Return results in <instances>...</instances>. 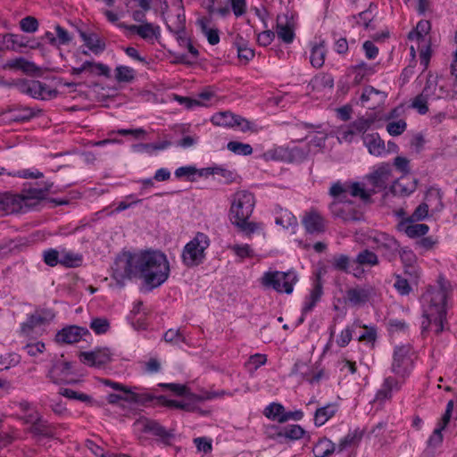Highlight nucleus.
<instances>
[{
    "label": "nucleus",
    "mask_w": 457,
    "mask_h": 457,
    "mask_svg": "<svg viewBox=\"0 0 457 457\" xmlns=\"http://www.w3.org/2000/svg\"><path fill=\"white\" fill-rule=\"evenodd\" d=\"M170 264L166 255L160 251L120 253L112 266V278L119 287L127 281L138 278L152 290L162 285L169 278Z\"/></svg>",
    "instance_id": "f257e3e1"
},
{
    "label": "nucleus",
    "mask_w": 457,
    "mask_h": 457,
    "mask_svg": "<svg viewBox=\"0 0 457 457\" xmlns=\"http://www.w3.org/2000/svg\"><path fill=\"white\" fill-rule=\"evenodd\" d=\"M445 298V293L442 289H429L422 295L423 317L425 318V320L422 321L423 330L432 326L436 334L443 331L446 317Z\"/></svg>",
    "instance_id": "f03ea898"
},
{
    "label": "nucleus",
    "mask_w": 457,
    "mask_h": 457,
    "mask_svg": "<svg viewBox=\"0 0 457 457\" xmlns=\"http://www.w3.org/2000/svg\"><path fill=\"white\" fill-rule=\"evenodd\" d=\"M439 82L440 80L436 76L429 75L428 77L422 93L417 96L411 103V107L416 109L419 113L425 114L428 112V108L427 103L428 99H445L453 97V95L445 89L444 83H440L439 92H436V87Z\"/></svg>",
    "instance_id": "7ed1b4c3"
},
{
    "label": "nucleus",
    "mask_w": 457,
    "mask_h": 457,
    "mask_svg": "<svg viewBox=\"0 0 457 457\" xmlns=\"http://www.w3.org/2000/svg\"><path fill=\"white\" fill-rule=\"evenodd\" d=\"M210 245L209 237L202 232L195 236L184 246L182 262L187 267H195L201 264L205 259V250Z\"/></svg>",
    "instance_id": "20e7f679"
},
{
    "label": "nucleus",
    "mask_w": 457,
    "mask_h": 457,
    "mask_svg": "<svg viewBox=\"0 0 457 457\" xmlns=\"http://www.w3.org/2000/svg\"><path fill=\"white\" fill-rule=\"evenodd\" d=\"M255 204L254 196L252 193L241 190L236 192L232 196L229 210V220L232 222L249 219L253 213Z\"/></svg>",
    "instance_id": "39448f33"
},
{
    "label": "nucleus",
    "mask_w": 457,
    "mask_h": 457,
    "mask_svg": "<svg viewBox=\"0 0 457 457\" xmlns=\"http://www.w3.org/2000/svg\"><path fill=\"white\" fill-rule=\"evenodd\" d=\"M297 281V276L293 271H268L262 278V284L266 287H271L278 293L291 294L294 285Z\"/></svg>",
    "instance_id": "423d86ee"
},
{
    "label": "nucleus",
    "mask_w": 457,
    "mask_h": 457,
    "mask_svg": "<svg viewBox=\"0 0 457 457\" xmlns=\"http://www.w3.org/2000/svg\"><path fill=\"white\" fill-rule=\"evenodd\" d=\"M12 87H15L21 93L37 99H52L58 95L56 89H51L38 80L13 79L12 80Z\"/></svg>",
    "instance_id": "0eeeda50"
},
{
    "label": "nucleus",
    "mask_w": 457,
    "mask_h": 457,
    "mask_svg": "<svg viewBox=\"0 0 457 457\" xmlns=\"http://www.w3.org/2000/svg\"><path fill=\"white\" fill-rule=\"evenodd\" d=\"M439 212L443 208L442 196L438 189H429L425 196V202L420 204L408 218V221L415 222L424 220L428 214V209Z\"/></svg>",
    "instance_id": "6e6552de"
},
{
    "label": "nucleus",
    "mask_w": 457,
    "mask_h": 457,
    "mask_svg": "<svg viewBox=\"0 0 457 457\" xmlns=\"http://www.w3.org/2000/svg\"><path fill=\"white\" fill-rule=\"evenodd\" d=\"M374 120L371 118L361 117L348 125L341 126L337 129V137L340 143L353 142L358 134L366 135V131L371 127Z\"/></svg>",
    "instance_id": "1a4fd4ad"
},
{
    "label": "nucleus",
    "mask_w": 457,
    "mask_h": 457,
    "mask_svg": "<svg viewBox=\"0 0 457 457\" xmlns=\"http://www.w3.org/2000/svg\"><path fill=\"white\" fill-rule=\"evenodd\" d=\"M412 364L411 348L409 345L395 347L391 370L397 376L404 378L410 372Z\"/></svg>",
    "instance_id": "9d476101"
},
{
    "label": "nucleus",
    "mask_w": 457,
    "mask_h": 457,
    "mask_svg": "<svg viewBox=\"0 0 457 457\" xmlns=\"http://www.w3.org/2000/svg\"><path fill=\"white\" fill-rule=\"evenodd\" d=\"M376 295L374 287L370 285H356L345 291V302L352 307H362Z\"/></svg>",
    "instance_id": "9b49d317"
},
{
    "label": "nucleus",
    "mask_w": 457,
    "mask_h": 457,
    "mask_svg": "<svg viewBox=\"0 0 457 457\" xmlns=\"http://www.w3.org/2000/svg\"><path fill=\"white\" fill-rule=\"evenodd\" d=\"M371 242L375 245L377 251L380 252L382 256L388 262L395 260L400 245L397 240L386 233H376L370 237Z\"/></svg>",
    "instance_id": "f8f14e48"
},
{
    "label": "nucleus",
    "mask_w": 457,
    "mask_h": 457,
    "mask_svg": "<svg viewBox=\"0 0 457 457\" xmlns=\"http://www.w3.org/2000/svg\"><path fill=\"white\" fill-rule=\"evenodd\" d=\"M392 169L389 163L383 162L379 164L366 178L370 184L373 187L372 193L385 189L391 178Z\"/></svg>",
    "instance_id": "ddd939ff"
},
{
    "label": "nucleus",
    "mask_w": 457,
    "mask_h": 457,
    "mask_svg": "<svg viewBox=\"0 0 457 457\" xmlns=\"http://www.w3.org/2000/svg\"><path fill=\"white\" fill-rule=\"evenodd\" d=\"M26 422L31 424L29 431L36 436L52 437L54 435V428L37 412L27 416Z\"/></svg>",
    "instance_id": "4468645a"
},
{
    "label": "nucleus",
    "mask_w": 457,
    "mask_h": 457,
    "mask_svg": "<svg viewBox=\"0 0 457 457\" xmlns=\"http://www.w3.org/2000/svg\"><path fill=\"white\" fill-rule=\"evenodd\" d=\"M362 141L370 154L380 157L389 153L384 140L378 133H370L362 136Z\"/></svg>",
    "instance_id": "2eb2a0df"
},
{
    "label": "nucleus",
    "mask_w": 457,
    "mask_h": 457,
    "mask_svg": "<svg viewBox=\"0 0 457 457\" xmlns=\"http://www.w3.org/2000/svg\"><path fill=\"white\" fill-rule=\"evenodd\" d=\"M386 95L373 87H366L361 96V101L368 109L375 110L380 106L386 100Z\"/></svg>",
    "instance_id": "dca6fc26"
},
{
    "label": "nucleus",
    "mask_w": 457,
    "mask_h": 457,
    "mask_svg": "<svg viewBox=\"0 0 457 457\" xmlns=\"http://www.w3.org/2000/svg\"><path fill=\"white\" fill-rule=\"evenodd\" d=\"M87 333H88V331L81 327L69 326L56 334L55 340L62 344H74L79 342L83 335Z\"/></svg>",
    "instance_id": "f3484780"
},
{
    "label": "nucleus",
    "mask_w": 457,
    "mask_h": 457,
    "mask_svg": "<svg viewBox=\"0 0 457 457\" xmlns=\"http://www.w3.org/2000/svg\"><path fill=\"white\" fill-rule=\"evenodd\" d=\"M162 387L168 388L177 395H185L189 396L190 399L195 401H205L211 400L216 396L214 393L209 392H202L200 394H193L189 392V389L186 385L176 384V383H168V384H161Z\"/></svg>",
    "instance_id": "a211bd4d"
},
{
    "label": "nucleus",
    "mask_w": 457,
    "mask_h": 457,
    "mask_svg": "<svg viewBox=\"0 0 457 457\" xmlns=\"http://www.w3.org/2000/svg\"><path fill=\"white\" fill-rule=\"evenodd\" d=\"M330 210L335 217L340 218L345 222L361 220V213L349 204H341L339 202H333L330 204Z\"/></svg>",
    "instance_id": "6ab92c4d"
},
{
    "label": "nucleus",
    "mask_w": 457,
    "mask_h": 457,
    "mask_svg": "<svg viewBox=\"0 0 457 457\" xmlns=\"http://www.w3.org/2000/svg\"><path fill=\"white\" fill-rule=\"evenodd\" d=\"M127 29L129 32L138 35L148 42H153L160 35L159 26H154L150 22H144L141 25H129Z\"/></svg>",
    "instance_id": "aec40b11"
},
{
    "label": "nucleus",
    "mask_w": 457,
    "mask_h": 457,
    "mask_svg": "<svg viewBox=\"0 0 457 457\" xmlns=\"http://www.w3.org/2000/svg\"><path fill=\"white\" fill-rule=\"evenodd\" d=\"M303 224L310 234L321 233L325 230L324 219L314 210L310 211L304 215Z\"/></svg>",
    "instance_id": "412c9836"
},
{
    "label": "nucleus",
    "mask_w": 457,
    "mask_h": 457,
    "mask_svg": "<svg viewBox=\"0 0 457 457\" xmlns=\"http://www.w3.org/2000/svg\"><path fill=\"white\" fill-rule=\"evenodd\" d=\"M71 364L69 361H56L49 370L48 377L55 384L69 383Z\"/></svg>",
    "instance_id": "4be33fe9"
},
{
    "label": "nucleus",
    "mask_w": 457,
    "mask_h": 457,
    "mask_svg": "<svg viewBox=\"0 0 457 457\" xmlns=\"http://www.w3.org/2000/svg\"><path fill=\"white\" fill-rule=\"evenodd\" d=\"M144 431L149 432L155 436H158L160 440L164 444H170L174 438V433L172 430H167L164 427L161 426L154 420H145L143 422Z\"/></svg>",
    "instance_id": "5701e85b"
},
{
    "label": "nucleus",
    "mask_w": 457,
    "mask_h": 457,
    "mask_svg": "<svg viewBox=\"0 0 457 457\" xmlns=\"http://www.w3.org/2000/svg\"><path fill=\"white\" fill-rule=\"evenodd\" d=\"M79 356L82 362L91 366L99 367L110 361V352L108 349L80 353Z\"/></svg>",
    "instance_id": "b1692460"
},
{
    "label": "nucleus",
    "mask_w": 457,
    "mask_h": 457,
    "mask_svg": "<svg viewBox=\"0 0 457 457\" xmlns=\"http://www.w3.org/2000/svg\"><path fill=\"white\" fill-rule=\"evenodd\" d=\"M53 183H46L43 187L30 188L21 196H19V204L21 208L28 207L30 205V200H40L44 199L48 192L51 191Z\"/></svg>",
    "instance_id": "393cba45"
},
{
    "label": "nucleus",
    "mask_w": 457,
    "mask_h": 457,
    "mask_svg": "<svg viewBox=\"0 0 457 457\" xmlns=\"http://www.w3.org/2000/svg\"><path fill=\"white\" fill-rule=\"evenodd\" d=\"M158 400L163 406H166V407L181 409V410H184L187 411H191V412L199 411L203 415L207 413V411H201L195 405V403L198 401L192 400V399H190L189 396H187L186 401L168 400L163 396H161Z\"/></svg>",
    "instance_id": "a878e982"
},
{
    "label": "nucleus",
    "mask_w": 457,
    "mask_h": 457,
    "mask_svg": "<svg viewBox=\"0 0 457 457\" xmlns=\"http://www.w3.org/2000/svg\"><path fill=\"white\" fill-rule=\"evenodd\" d=\"M400 388L401 383L398 379L393 377H388L385 378L381 388L377 392L376 400L379 402L389 400L392 397V392L398 391Z\"/></svg>",
    "instance_id": "bb28decb"
},
{
    "label": "nucleus",
    "mask_w": 457,
    "mask_h": 457,
    "mask_svg": "<svg viewBox=\"0 0 457 457\" xmlns=\"http://www.w3.org/2000/svg\"><path fill=\"white\" fill-rule=\"evenodd\" d=\"M2 68L4 70H21L24 73L32 74L38 71L34 62H29L22 57L8 60Z\"/></svg>",
    "instance_id": "cd10ccee"
},
{
    "label": "nucleus",
    "mask_w": 457,
    "mask_h": 457,
    "mask_svg": "<svg viewBox=\"0 0 457 457\" xmlns=\"http://www.w3.org/2000/svg\"><path fill=\"white\" fill-rule=\"evenodd\" d=\"M153 398L147 395H139L133 392L124 393L123 395L119 394H110L107 396V401L109 403L114 404L117 403L120 400H124L130 403H145L146 402L151 401Z\"/></svg>",
    "instance_id": "c85d7f7f"
},
{
    "label": "nucleus",
    "mask_w": 457,
    "mask_h": 457,
    "mask_svg": "<svg viewBox=\"0 0 457 457\" xmlns=\"http://www.w3.org/2000/svg\"><path fill=\"white\" fill-rule=\"evenodd\" d=\"M327 50L324 40L312 44L310 62L314 68H320L325 62Z\"/></svg>",
    "instance_id": "c756f323"
},
{
    "label": "nucleus",
    "mask_w": 457,
    "mask_h": 457,
    "mask_svg": "<svg viewBox=\"0 0 457 457\" xmlns=\"http://www.w3.org/2000/svg\"><path fill=\"white\" fill-rule=\"evenodd\" d=\"M275 222L284 228H295L297 226V220L295 215L287 210L278 206L275 209Z\"/></svg>",
    "instance_id": "7c9ffc66"
},
{
    "label": "nucleus",
    "mask_w": 457,
    "mask_h": 457,
    "mask_svg": "<svg viewBox=\"0 0 457 457\" xmlns=\"http://www.w3.org/2000/svg\"><path fill=\"white\" fill-rule=\"evenodd\" d=\"M400 228L409 237L411 238L425 236L429 229L428 225L422 223H413L408 221V219L405 221H402L400 223Z\"/></svg>",
    "instance_id": "2f4dec72"
},
{
    "label": "nucleus",
    "mask_w": 457,
    "mask_h": 457,
    "mask_svg": "<svg viewBox=\"0 0 457 457\" xmlns=\"http://www.w3.org/2000/svg\"><path fill=\"white\" fill-rule=\"evenodd\" d=\"M322 295V285L318 278L311 290L310 295L306 297L304 305L303 307V316L311 312L316 303L320 301Z\"/></svg>",
    "instance_id": "473e14b6"
},
{
    "label": "nucleus",
    "mask_w": 457,
    "mask_h": 457,
    "mask_svg": "<svg viewBox=\"0 0 457 457\" xmlns=\"http://www.w3.org/2000/svg\"><path fill=\"white\" fill-rule=\"evenodd\" d=\"M351 71L353 74V83L359 85L364 79L375 73V66L361 62L352 67Z\"/></svg>",
    "instance_id": "72a5a7b5"
},
{
    "label": "nucleus",
    "mask_w": 457,
    "mask_h": 457,
    "mask_svg": "<svg viewBox=\"0 0 457 457\" xmlns=\"http://www.w3.org/2000/svg\"><path fill=\"white\" fill-rule=\"evenodd\" d=\"M337 412V407L334 404H328L318 408L314 414V423L316 426H322Z\"/></svg>",
    "instance_id": "f704fd0d"
},
{
    "label": "nucleus",
    "mask_w": 457,
    "mask_h": 457,
    "mask_svg": "<svg viewBox=\"0 0 457 457\" xmlns=\"http://www.w3.org/2000/svg\"><path fill=\"white\" fill-rule=\"evenodd\" d=\"M82 255L78 253L62 249L61 251V265L67 268L79 267L82 263Z\"/></svg>",
    "instance_id": "c9c22d12"
},
{
    "label": "nucleus",
    "mask_w": 457,
    "mask_h": 457,
    "mask_svg": "<svg viewBox=\"0 0 457 457\" xmlns=\"http://www.w3.org/2000/svg\"><path fill=\"white\" fill-rule=\"evenodd\" d=\"M336 450L335 445L328 438L320 439L313 447L315 457H328Z\"/></svg>",
    "instance_id": "e433bc0d"
},
{
    "label": "nucleus",
    "mask_w": 457,
    "mask_h": 457,
    "mask_svg": "<svg viewBox=\"0 0 457 457\" xmlns=\"http://www.w3.org/2000/svg\"><path fill=\"white\" fill-rule=\"evenodd\" d=\"M80 37L85 45L94 53L97 54L104 50L105 45L96 34L80 32Z\"/></svg>",
    "instance_id": "4c0bfd02"
},
{
    "label": "nucleus",
    "mask_w": 457,
    "mask_h": 457,
    "mask_svg": "<svg viewBox=\"0 0 457 457\" xmlns=\"http://www.w3.org/2000/svg\"><path fill=\"white\" fill-rule=\"evenodd\" d=\"M354 262L361 266L370 267L376 266L379 263L378 255L368 249L361 251L357 254Z\"/></svg>",
    "instance_id": "58836bf2"
},
{
    "label": "nucleus",
    "mask_w": 457,
    "mask_h": 457,
    "mask_svg": "<svg viewBox=\"0 0 457 457\" xmlns=\"http://www.w3.org/2000/svg\"><path fill=\"white\" fill-rule=\"evenodd\" d=\"M442 428H436L428 442V448L423 453V457H433L434 449L439 446L443 442Z\"/></svg>",
    "instance_id": "ea45409f"
},
{
    "label": "nucleus",
    "mask_w": 457,
    "mask_h": 457,
    "mask_svg": "<svg viewBox=\"0 0 457 457\" xmlns=\"http://www.w3.org/2000/svg\"><path fill=\"white\" fill-rule=\"evenodd\" d=\"M304 430L299 425H290L277 433V437H285L290 440H297L303 437Z\"/></svg>",
    "instance_id": "a19ab883"
},
{
    "label": "nucleus",
    "mask_w": 457,
    "mask_h": 457,
    "mask_svg": "<svg viewBox=\"0 0 457 457\" xmlns=\"http://www.w3.org/2000/svg\"><path fill=\"white\" fill-rule=\"evenodd\" d=\"M277 35L287 44L291 43L295 37L293 29L288 22L285 21V23H283L280 21L279 18L277 22Z\"/></svg>",
    "instance_id": "79ce46f5"
},
{
    "label": "nucleus",
    "mask_w": 457,
    "mask_h": 457,
    "mask_svg": "<svg viewBox=\"0 0 457 457\" xmlns=\"http://www.w3.org/2000/svg\"><path fill=\"white\" fill-rule=\"evenodd\" d=\"M86 65L87 72H88L91 75L104 76L105 78L111 77L110 68L104 63L86 61Z\"/></svg>",
    "instance_id": "37998d69"
},
{
    "label": "nucleus",
    "mask_w": 457,
    "mask_h": 457,
    "mask_svg": "<svg viewBox=\"0 0 457 457\" xmlns=\"http://www.w3.org/2000/svg\"><path fill=\"white\" fill-rule=\"evenodd\" d=\"M286 411L282 404L272 403L269 404L264 410V415L270 420H277L280 423V419L285 416Z\"/></svg>",
    "instance_id": "c03bdc74"
},
{
    "label": "nucleus",
    "mask_w": 457,
    "mask_h": 457,
    "mask_svg": "<svg viewBox=\"0 0 457 457\" xmlns=\"http://www.w3.org/2000/svg\"><path fill=\"white\" fill-rule=\"evenodd\" d=\"M235 117L230 112H219L212 116V121L217 126L233 127L235 126Z\"/></svg>",
    "instance_id": "a18cd8bd"
},
{
    "label": "nucleus",
    "mask_w": 457,
    "mask_h": 457,
    "mask_svg": "<svg viewBox=\"0 0 457 457\" xmlns=\"http://www.w3.org/2000/svg\"><path fill=\"white\" fill-rule=\"evenodd\" d=\"M430 29V22L428 21L422 20L418 22L416 29L409 33V38L423 41L425 36L429 32Z\"/></svg>",
    "instance_id": "49530a36"
},
{
    "label": "nucleus",
    "mask_w": 457,
    "mask_h": 457,
    "mask_svg": "<svg viewBox=\"0 0 457 457\" xmlns=\"http://www.w3.org/2000/svg\"><path fill=\"white\" fill-rule=\"evenodd\" d=\"M135 78V71L128 66H118L115 69V79L118 82H131Z\"/></svg>",
    "instance_id": "de8ad7c7"
},
{
    "label": "nucleus",
    "mask_w": 457,
    "mask_h": 457,
    "mask_svg": "<svg viewBox=\"0 0 457 457\" xmlns=\"http://www.w3.org/2000/svg\"><path fill=\"white\" fill-rule=\"evenodd\" d=\"M348 192L351 195L354 197L359 196L363 201L369 200L371 194H373L372 190L370 192L367 191L359 182H354L351 185H348Z\"/></svg>",
    "instance_id": "09e8293b"
},
{
    "label": "nucleus",
    "mask_w": 457,
    "mask_h": 457,
    "mask_svg": "<svg viewBox=\"0 0 457 457\" xmlns=\"http://www.w3.org/2000/svg\"><path fill=\"white\" fill-rule=\"evenodd\" d=\"M362 436V433L355 430L347 434L338 445V450L343 451L345 448L356 445Z\"/></svg>",
    "instance_id": "8fccbe9b"
},
{
    "label": "nucleus",
    "mask_w": 457,
    "mask_h": 457,
    "mask_svg": "<svg viewBox=\"0 0 457 457\" xmlns=\"http://www.w3.org/2000/svg\"><path fill=\"white\" fill-rule=\"evenodd\" d=\"M228 149L237 154L250 155L253 153V148L249 144H244L237 141H230Z\"/></svg>",
    "instance_id": "3c124183"
},
{
    "label": "nucleus",
    "mask_w": 457,
    "mask_h": 457,
    "mask_svg": "<svg viewBox=\"0 0 457 457\" xmlns=\"http://www.w3.org/2000/svg\"><path fill=\"white\" fill-rule=\"evenodd\" d=\"M90 328L98 335L105 334L110 328V322L106 318H94L90 322Z\"/></svg>",
    "instance_id": "603ef678"
},
{
    "label": "nucleus",
    "mask_w": 457,
    "mask_h": 457,
    "mask_svg": "<svg viewBox=\"0 0 457 457\" xmlns=\"http://www.w3.org/2000/svg\"><path fill=\"white\" fill-rule=\"evenodd\" d=\"M249 219H242V220H237L232 222L237 228H238L246 236H251L259 228V224L255 222L248 221Z\"/></svg>",
    "instance_id": "864d4df0"
},
{
    "label": "nucleus",
    "mask_w": 457,
    "mask_h": 457,
    "mask_svg": "<svg viewBox=\"0 0 457 457\" xmlns=\"http://www.w3.org/2000/svg\"><path fill=\"white\" fill-rule=\"evenodd\" d=\"M43 259L46 265L54 267L58 263L61 264V251L55 249H47L43 253Z\"/></svg>",
    "instance_id": "5fc2aeb1"
},
{
    "label": "nucleus",
    "mask_w": 457,
    "mask_h": 457,
    "mask_svg": "<svg viewBox=\"0 0 457 457\" xmlns=\"http://www.w3.org/2000/svg\"><path fill=\"white\" fill-rule=\"evenodd\" d=\"M415 189V184L411 183V185L403 184V180L395 181L392 187L391 191L394 195H408Z\"/></svg>",
    "instance_id": "6e6d98bb"
},
{
    "label": "nucleus",
    "mask_w": 457,
    "mask_h": 457,
    "mask_svg": "<svg viewBox=\"0 0 457 457\" xmlns=\"http://www.w3.org/2000/svg\"><path fill=\"white\" fill-rule=\"evenodd\" d=\"M234 253L241 260L246 257H253L254 255L253 250L247 244L245 245H232L228 246Z\"/></svg>",
    "instance_id": "4d7b16f0"
},
{
    "label": "nucleus",
    "mask_w": 457,
    "mask_h": 457,
    "mask_svg": "<svg viewBox=\"0 0 457 457\" xmlns=\"http://www.w3.org/2000/svg\"><path fill=\"white\" fill-rule=\"evenodd\" d=\"M20 27L24 32L34 33L38 29V21L33 16H27L21 20Z\"/></svg>",
    "instance_id": "13d9d810"
},
{
    "label": "nucleus",
    "mask_w": 457,
    "mask_h": 457,
    "mask_svg": "<svg viewBox=\"0 0 457 457\" xmlns=\"http://www.w3.org/2000/svg\"><path fill=\"white\" fill-rule=\"evenodd\" d=\"M407 124L403 120L390 121L386 125V130L391 136H399L404 132Z\"/></svg>",
    "instance_id": "bf43d9fd"
},
{
    "label": "nucleus",
    "mask_w": 457,
    "mask_h": 457,
    "mask_svg": "<svg viewBox=\"0 0 457 457\" xmlns=\"http://www.w3.org/2000/svg\"><path fill=\"white\" fill-rule=\"evenodd\" d=\"M350 259L347 255L339 254L334 256L332 260V266L334 269L341 271L347 272L349 268Z\"/></svg>",
    "instance_id": "052dcab7"
},
{
    "label": "nucleus",
    "mask_w": 457,
    "mask_h": 457,
    "mask_svg": "<svg viewBox=\"0 0 457 457\" xmlns=\"http://www.w3.org/2000/svg\"><path fill=\"white\" fill-rule=\"evenodd\" d=\"M395 289L403 295H408L411 287L406 278H402L401 276H396L395 282L394 284Z\"/></svg>",
    "instance_id": "680f3d73"
},
{
    "label": "nucleus",
    "mask_w": 457,
    "mask_h": 457,
    "mask_svg": "<svg viewBox=\"0 0 457 457\" xmlns=\"http://www.w3.org/2000/svg\"><path fill=\"white\" fill-rule=\"evenodd\" d=\"M329 193L334 197H343L345 198L346 194L348 193V185H343L339 182L335 183L329 190Z\"/></svg>",
    "instance_id": "e2e57ef3"
},
{
    "label": "nucleus",
    "mask_w": 457,
    "mask_h": 457,
    "mask_svg": "<svg viewBox=\"0 0 457 457\" xmlns=\"http://www.w3.org/2000/svg\"><path fill=\"white\" fill-rule=\"evenodd\" d=\"M164 340L168 343L178 344L179 342H184L185 338L180 334L179 329H169L163 336Z\"/></svg>",
    "instance_id": "0e129e2a"
},
{
    "label": "nucleus",
    "mask_w": 457,
    "mask_h": 457,
    "mask_svg": "<svg viewBox=\"0 0 457 457\" xmlns=\"http://www.w3.org/2000/svg\"><path fill=\"white\" fill-rule=\"evenodd\" d=\"M185 22H186V17H185L183 10L181 9V11L179 12L176 15V21H174V28L172 29V30L176 34L184 33ZM170 29H171L170 27Z\"/></svg>",
    "instance_id": "69168bd1"
},
{
    "label": "nucleus",
    "mask_w": 457,
    "mask_h": 457,
    "mask_svg": "<svg viewBox=\"0 0 457 457\" xmlns=\"http://www.w3.org/2000/svg\"><path fill=\"white\" fill-rule=\"evenodd\" d=\"M267 357L265 354L256 353L249 358L247 365L251 366L253 370H256L260 366L265 364Z\"/></svg>",
    "instance_id": "338daca9"
},
{
    "label": "nucleus",
    "mask_w": 457,
    "mask_h": 457,
    "mask_svg": "<svg viewBox=\"0 0 457 457\" xmlns=\"http://www.w3.org/2000/svg\"><path fill=\"white\" fill-rule=\"evenodd\" d=\"M56 38L59 45H66L71 41V37L66 29L60 25L55 27Z\"/></svg>",
    "instance_id": "774afa93"
}]
</instances>
